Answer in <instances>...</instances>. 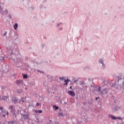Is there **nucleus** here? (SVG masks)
I'll return each mask as SVG.
<instances>
[{
    "label": "nucleus",
    "instance_id": "obj_1",
    "mask_svg": "<svg viewBox=\"0 0 124 124\" xmlns=\"http://www.w3.org/2000/svg\"><path fill=\"white\" fill-rule=\"evenodd\" d=\"M102 87L100 86H96L95 87V91L101 93V94L102 95H104L105 94H107L108 92V89L105 88L103 89V90L102 91Z\"/></svg>",
    "mask_w": 124,
    "mask_h": 124
},
{
    "label": "nucleus",
    "instance_id": "obj_2",
    "mask_svg": "<svg viewBox=\"0 0 124 124\" xmlns=\"http://www.w3.org/2000/svg\"><path fill=\"white\" fill-rule=\"evenodd\" d=\"M117 78H118V83L120 88L124 89V78H120L119 77H117Z\"/></svg>",
    "mask_w": 124,
    "mask_h": 124
},
{
    "label": "nucleus",
    "instance_id": "obj_3",
    "mask_svg": "<svg viewBox=\"0 0 124 124\" xmlns=\"http://www.w3.org/2000/svg\"><path fill=\"white\" fill-rule=\"evenodd\" d=\"M21 115L23 116V118L25 120L30 119V116L28 112H26L25 114H23L21 112Z\"/></svg>",
    "mask_w": 124,
    "mask_h": 124
},
{
    "label": "nucleus",
    "instance_id": "obj_4",
    "mask_svg": "<svg viewBox=\"0 0 124 124\" xmlns=\"http://www.w3.org/2000/svg\"><path fill=\"white\" fill-rule=\"evenodd\" d=\"M109 117L111 119H112L113 120H122L123 119V118H121L120 117H116L112 115H109Z\"/></svg>",
    "mask_w": 124,
    "mask_h": 124
},
{
    "label": "nucleus",
    "instance_id": "obj_5",
    "mask_svg": "<svg viewBox=\"0 0 124 124\" xmlns=\"http://www.w3.org/2000/svg\"><path fill=\"white\" fill-rule=\"evenodd\" d=\"M1 114H2V116H3V117L5 118L6 117V116L8 115L9 112H8V111H6V110H2V111H1Z\"/></svg>",
    "mask_w": 124,
    "mask_h": 124
},
{
    "label": "nucleus",
    "instance_id": "obj_6",
    "mask_svg": "<svg viewBox=\"0 0 124 124\" xmlns=\"http://www.w3.org/2000/svg\"><path fill=\"white\" fill-rule=\"evenodd\" d=\"M9 109L10 110L11 113L15 112H16V109L13 106H9Z\"/></svg>",
    "mask_w": 124,
    "mask_h": 124
},
{
    "label": "nucleus",
    "instance_id": "obj_7",
    "mask_svg": "<svg viewBox=\"0 0 124 124\" xmlns=\"http://www.w3.org/2000/svg\"><path fill=\"white\" fill-rule=\"evenodd\" d=\"M68 93L69 95H70L72 97H74L75 96V93L73 91H68Z\"/></svg>",
    "mask_w": 124,
    "mask_h": 124
},
{
    "label": "nucleus",
    "instance_id": "obj_8",
    "mask_svg": "<svg viewBox=\"0 0 124 124\" xmlns=\"http://www.w3.org/2000/svg\"><path fill=\"white\" fill-rule=\"evenodd\" d=\"M2 99L4 101H5L6 102H9L10 101L9 99V96H3L2 97Z\"/></svg>",
    "mask_w": 124,
    "mask_h": 124
},
{
    "label": "nucleus",
    "instance_id": "obj_9",
    "mask_svg": "<svg viewBox=\"0 0 124 124\" xmlns=\"http://www.w3.org/2000/svg\"><path fill=\"white\" fill-rule=\"evenodd\" d=\"M16 83L18 85H22L23 83V81L22 80H17Z\"/></svg>",
    "mask_w": 124,
    "mask_h": 124
},
{
    "label": "nucleus",
    "instance_id": "obj_10",
    "mask_svg": "<svg viewBox=\"0 0 124 124\" xmlns=\"http://www.w3.org/2000/svg\"><path fill=\"white\" fill-rule=\"evenodd\" d=\"M80 85H82L83 87V88L87 87V85L86 84V83L84 82L81 81V83H80Z\"/></svg>",
    "mask_w": 124,
    "mask_h": 124
},
{
    "label": "nucleus",
    "instance_id": "obj_11",
    "mask_svg": "<svg viewBox=\"0 0 124 124\" xmlns=\"http://www.w3.org/2000/svg\"><path fill=\"white\" fill-rule=\"evenodd\" d=\"M99 62L100 63L102 64L103 67L104 68H105V65L104 64V61H103V60H102V59L99 60Z\"/></svg>",
    "mask_w": 124,
    "mask_h": 124
},
{
    "label": "nucleus",
    "instance_id": "obj_12",
    "mask_svg": "<svg viewBox=\"0 0 124 124\" xmlns=\"http://www.w3.org/2000/svg\"><path fill=\"white\" fill-rule=\"evenodd\" d=\"M17 99L16 98V97H14V98L13 99V101L14 102L15 104H16L17 103Z\"/></svg>",
    "mask_w": 124,
    "mask_h": 124
},
{
    "label": "nucleus",
    "instance_id": "obj_13",
    "mask_svg": "<svg viewBox=\"0 0 124 124\" xmlns=\"http://www.w3.org/2000/svg\"><path fill=\"white\" fill-rule=\"evenodd\" d=\"M69 81H70V80L69 79L67 80H66V79L64 80V82L65 83L64 84V85H66V86L67 85V84Z\"/></svg>",
    "mask_w": 124,
    "mask_h": 124
},
{
    "label": "nucleus",
    "instance_id": "obj_14",
    "mask_svg": "<svg viewBox=\"0 0 124 124\" xmlns=\"http://www.w3.org/2000/svg\"><path fill=\"white\" fill-rule=\"evenodd\" d=\"M22 92V89H17V90H16V93H17L18 94H20V93H21Z\"/></svg>",
    "mask_w": 124,
    "mask_h": 124
},
{
    "label": "nucleus",
    "instance_id": "obj_15",
    "mask_svg": "<svg viewBox=\"0 0 124 124\" xmlns=\"http://www.w3.org/2000/svg\"><path fill=\"white\" fill-rule=\"evenodd\" d=\"M13 117L15 118H16V111L15 112H12L11 113Z\"/></svg>",
    "mask_w": 124,
    "mask_h": 124
},
{
    "label": "nucleus",
    "instance_id": "obj_16",
    "mask_svg": "<svg viewBox=\"0 0 124 124\" xmlns=\"http://www.w3.org/2000/svg\"><path fill=\"white\" fill-rule=\"evenodd\" d=\"M8 11L7 10H6L5 11H4V12H3L2 15H7L8 14Z\"/></svg>",
    "mask_w": 124,
    "mask_h": 124
},
{
    "label": "nucleus",
    "instance_id": "obj_17",
    "mask_svg": "<svg viewBox=\"0 0 124 124\" xmlns=\"http://www.w3.org/2000/svg\"><path fill=\"white\" fill-rule=\"evenodd\" d=\"M51 90V88H48L46 90L47 93H48V94H49L50 93V91Z\"/></svg>",
    "mask_w": 124,
    "mask_h": 124
},
{
    "label": "nucleus",
    "instance_id": "obj_18",
    "mask_svg": "<svg viewBox=\"0 0 124 124\" xmlns=\"http://www.w3.org/2000/svg\"><path fill=\"white\" fill-rule=\"evenodd\" d=\"M18 27V24L17 23H16L15 25L14 26L15 30H16V28Z\"/></svg>",
    "mask_w": 124,
    "mask_h": 124
},
{
    "label": "nucleus",
    "instance_id": "obj_19",
    "mask_svg": "<svg viewBox=\"0 0 124 124\" xmlns=\"http://www.w3.org/2000/svg\"><path fill=\"white\" fill-rule=\"evenodd\" d=\"M4 61V57H0V61Z\"/></svg>",
    "mask_w": 124,
    "mask_h": 124
},
{
    "label": "nucleus",
    "instance_id": "obj_20",
    "mask_svg": "<svg viewBox=\"0 0 124 124\" xmlns=\"http://www.w3.org/2000/svg\"><path fill=\"white\" fill-rule=\"evenodd\" d=\"M58 116H63V113L62 112H60L58 113Z\"/></svg>",
    "mask_w": 124,
    "mask_h": 124
},
{
    "label": "nucleus",
    "instance_id": "obj_21",
    "mask_svg": "<svg viewBox=\"0 0 124 124\" xmlns=\"http://www.w3.org/2000/svg\"><path fill=\"white\" fill-rule=\"evenodd\" d=\"M59 79L60 80H64L65 79L64 77H60Z\"/></svg>",
    "mask_w": 124,
    "mask_h": 124
},
{
    "label": "nucleus",
    "instance_id": "obj_22",
    "mask_svg": "<svg viewBox=\"0 0 124 124\" xmlns=\"http://www.w3.org/2000/svg\"><path fill=\"white\" fill-rule=\"evenodd\" d=\"M28 78V77L26 75H23V78L24 79H27Z\"/></svg>",
    "mask_w": 124,
    "mask_h": 124
},
{
    "label": "nucleus",
    "instance_id": "obj_23",
    "mask_svg": "<svg viewBox=\"0 0 124 124\" xmlns=\"http://www.w3.org/2000/svg\"><path fill=\"white\" fill-rule=\"evenodd\" d=\"M54 108H55V110H56L59 108V107L56 106H54Z\"/></svg>",
    "mask_w": 124,
    "mask_h": 124
},
{
    "label": "nucleus",
    "instance_id": "obj_24",
    "mask_svg": "<svg viewBox=\"0 0 124 124\" xmlns=\"http://www.w3.org/2000/svg\"><path fill=\"white\" fill-rule=\"evenodd\" d=\"M0 110H1V112L4 110L3 107H0Z\"/></svg>",
    "mask_w": 124,
    "mask_h": 124
},
{
    "label": "nucleus",
    "instance_id": "obj_25",
    "mask_svg": "<svg viewBox=\"0 0 124 124\" xmlns=\"http://www.w3.org/2000/svg\"><path fill=\"white\" fill-rule=\"evenodd\" d=\"M21 112H23V113H25V112H26L25 110H24V109H21Z\"/></svg>",
    "mask_w": 124,
    "mask_h": 124
},
{
    "label": "nucleus",
    "instance_id": "obj_26",
    "mask_svg": "<svg viewBox=\"0 0 124 124\" xmlns=\"http://www.w3.org/2000/svg\"><path fill=\"white\" fill-rule=\"evenodd\" d=\"M38 113H39V114L42 113V110H39Z\"/></svg>",
    "mask_w": 124,
    "mask_h": 124
},
{
    "label": "nucleus",
    "instance_id": "obj_27",
    "mask_svg": "<svg viewBox=\"0 0 124 124\" xmlns=\"http://www.w3.org/2000/svg\"><path fill=\"white\" fill-rule=\"evenodd\" d=\"M8 17L10 19H12V16L11 15H9Z\"/></svg>",
    "mask_w": 124,
    "mask_h": 124
},
{
    "label": "nucleus",
    "instance_id": "obj_28",
    "mask_svg": "<svg viewBox=\"0 0 124 124\" xmlns=\"http://www.w3.org/2000/svg\"><path fill=\"white\" fill-rule=\"evenodd\" d=\"M39 105H40V104H39V103H36V106H37V107H39Z\"/></svg>",
    "mask_w": 124,
    "mask_h": 124
},
{
    "label": "nucleus",
    "instance_id": "obj_29",
    "mask_svg": "<svg viewBox=\"0 0 124 124\" xmlns=\"http://www.w3.org/2000/svg\"><path fill=\"white\" fill-rule=\"evenodd\" d=\"M37 71H38V72L40 73H43V72L41 71H40V70H38Z\"/></svg>",
    "mask_w": 124,
    "mask_h": 124
},
{
    "label": "nucleus",
    "instance_id": "obj_30",
    "mask_svg": "<svg viewBox=\"0 0 124 124\" xmlns=\"http://www.w3.org/2000/svg\"><path fill=\"white\" fill-rule=\"evenodd\" d=\"M1 89H5V86H2V87H1Z\"/></svg>",
    "mask_w": 124,
    "mask_h": 124
},
{
    "label": "nucleus",
    "instance_id": "obj_31",
    "mask_svg": "<svg viewBox=\"0 0 124 124\" xmlns=\"http://www.w3.org/2000/svg\"><path fill=\"white\" fill-rule=\"evenodd\" d=\"M35 112L36 113H38V111L37 110H35Z\"/></svg>",
    "mask_w": 124,
    "mask_h": 124
},
{
    "label": "nucleus",
    "instance_id": "obj_32",
    "mask_svg": "<svg viewBox=\"0 0 124 124\" xmlns=\"http://www.w3.org/2000/svg\"><path fill=\"white\" fill-rule=\"evenodd\" d=\"M2 9L1 8V7H0V11H2Z\"/></svg>",
    "mask_w": 124,
    "mask_h": 124
},
{
    "label": "nucleus",
    "instance_id": "obj_33",
    "mask_svg": "<svg viewBox=\"0 0 124 124\" xmlns=\"http://www.w3.org/2000/svg\"><path fill=\"white\" fill-rule=\"evenodd\" d=\"M0 101L2 100V98H1L0 96Z\"/></svg>",
    "mask_w": 124,
    "mask_h": 124
},
{
    "label": "nucleus",
    "instance_id": "obj_34",
    "mask_svg": "<svg viewBox=\"0 0 124 124\" xmlns=\"http://www.w3.org/2000/svg\"><path fill=\"white\" fill-rule=\"evenodd\" d=\"M91 87L94 88V85L93 84V85H91Z\"/></svg>",
    "mask_w": 124,
    "mask_h": 124
},
{
    "label": "nucleus",
    "instance_id": "obj_35",
    "mask_svg": "<svg viewBox=\"0 0 124 124\" xmlns=\"http://www.w3.org/2000/svg\"><path fill=\"white\" fill-rule=\"evenodd\" d=\"M72 86H70V90H72Z\"/></svg>",
    "mask_w": 124,
    "mask_h": 124
},
{
    "label": "nucleus",
    "instance_id": "obj_36",
    "mask_svg": "<svg viewBox=\"0 0 124 124\" xmlns=\"http://www.w3.org/2000/svg\"><path fill=\"white\" fill-rule=\"evenodd\" d=\"M7 32H5L4 34H3V36L5 35L6 34Z\"/></svg>",
    "mask_w": 124,
    "mask_h": 124
},
{
    "label": "nucleus",
    "instance_id": "obj_37",
    "mask_svg": "<svg viewBox=\"0 0 124 124\" xmlns=\"http://www.w3.org/2000/svg\"><path fill=\"white\" fill-rule=\"evenodd\" d=\"M77 81H78V80H74V83H76Z\"/></svg>",
    "mask_w": 124,
    "mask_h": 124
},
{
    "label": "nucleus",
    "instance_id": "obj_38",
    "mask_svg": "<svg viewBox=\"0 0 124 124\" xmlns=\"http://www.w3.org/2000/svg\"><path fill=\"white\" fill-rule=\"evenodd\" d=\"M99 98V97H96L95 100H97V99Z\"/></svg>",
    "mask_w": 124,
    "mask_h": 124
},
{
    "label": "nucleus",
    "instance_id": "obj_39",
    "mask_svg": "<svg viewBox=\"0 0 124 124\" xmlns=\"http://www.w3.org/2000/svg\"><path fill=\"white\" fill-rule=\"evenodd\" d=\"M108 84H109L110 85H111V83L110 82H108Z\"/></svg>",
    "mask_w": 124,
    "mask_h": 124
},
{
    "label": "nucleus",
    "instance_id": "obj_40",
    "mask_svg": "<svg viewBox=\"0 0 124 124\" xmlns=\"http://www.w3.org/2000/svg\"><path fill=\"white\" fill-rule=\"evenodd\" d=\"M60 25V24H58V27H59Z\"/></svg>",
    "mask_w": 124,
    "mask_h": 124
},
{
    "label": "nucleus",
    "instance_id": "obj_41",
    "mask_svg": "<svg viewBox=\"0 0 124 124\" xmlns=\"http://www.w3.org/2000/svg\"><path fill=\"white\" fill-rule=\"evenodd\" d=\"M105 82H107V81H105L104 82V83H105Z\"/></svg>",
    "mask_w": 124,
    "mask_h": 124
},
{
    "label": "nucleus",
    "instance_id": "obj_42",
    "mask_svg": "<svg viewBox=\"0 0 124 124\" xmlns=\"http://www.w3.org/2000/svg\"><path fill=\"white\" fill-rule=\"evenodd\" d=\"M22 102H24V100H22Z\"/></svg>",
    "mask_w": 124,
    "mask_h": 124
},
{
    "label": "nucleus",
    "instance_id": "obj_43",
    "mask_svg": "<svg viewBox=\"0 0 124 124\" xmlns=\"http://www.w3.org/2000/svg\"><path fill=\"white\" fill-rule=\"evenodd\" d=\"M43 47H44V45H43Z\"/></svg>",
    "mask_w": 124,
    "mask_h": 124
}]
</instances>
